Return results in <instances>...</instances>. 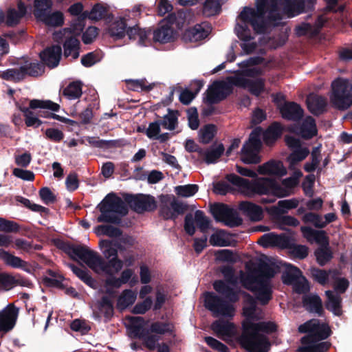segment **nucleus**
I'll return each instance as SVG.
<instances>
[{"mask_svg":"<svg viewBox=\"0 0 352 352\" xmlns=\"http://www.w3.org/2000/svg\"><path fill=\"white\" fill-rule=\"evenodd\" d=\"M124 199V201L114 192L109 193L97 206L101 213L98 217L97 221L120 225L122 217L129 212L126 203L138 214L153 212L157 208L155 198L151 195L125 194Z\"/></svg>","mask_w":352,"mask_h":352,"instance_id":"f257e3e1","label":"nucleus"},{"mask_svg":"<svg viewBox=\"0 0 352 352\" xmlns=\"http://www.w3.org/2000/svg\"><path fill=\"white\" fill-rule=\"evenodd\" d=\"M239 17L243 24L237 23L235 30L238 38L245 42L254 38L248 24L256 34H261L270 28L278 26L282 19L276 0H256V9L245 6Z\"/></svg>","mask_w":352,"mask_h":352,"instance_id":"f03ea898","label":"nucleus"},{"mask_svg":"<svg viewBox=\"0 0 352 352\" xmlns=\"http://www.w3.org/2000/svg\"><path fill=\"white\" fill-rule=\"evenodd\" d=\"M225 280H216L212 286L214 289L221 296L213 292H206L205 295V307L210 311L214 316L232 317L234 307L232 303L239 300L240 290L235 289L229 285H235L238 278L235 276L234 269L231 265H223L219 269Z\"/></svg>","mask_w":352,"mask_h":352,"instance_id":"7ed1b4c3","label":"nucleus"},{"mask_svg":"<svg viewBox=\"0 0 352 352\" xmlns=\"http://www.w3.org/2000/svg\"><path fill=\"white\" fill-rule=\"evenodd\" d=\"M225 280H216L212 286L214 289L221 296L213 292H206L205 295V307L210 311L214 316L232 317L234 307L232 303L239 300L240 290L235 289L229 285H235L238 278L235 276L234 269L231 265H223L219 269Z\"/></svg>","mask_w":352,"mask_h":352,"instance_id":"20e7f679","label":"nucleus"},{"mask_svg":"<svg viewBox=\"0 0 352 352\" xmlns=\"http://www.w3.org/2000/svg\"><path fill=\"white\" fill-rule=\"evenodd\" d=\"M246 269L245 274L241 272L243 286L255 294L261 305H267L272 298L270 280L276 274L274 269L264 261H261L256 267L246 265Z\"/></svg>","mask_w":352,"mask_h":352,"instance_id":"39448f33","label":"nucleus"},{"mask_svg":"<svg viewBox=\"0 0 352 352\" xmlns=\"http://www.w3.org/2000/svg\"><path fill=\"white\" fill-rule=\"evenodd\" d=\"M59 248L71 258L76 260L75 256H77L94 271L99 269L102 272L111 275L112 274V269L115 272H118L123 267V261L118 256L108 258L109 260L106 261L97 252L85 245L63 242Z\"/></svg>","mask_w":352,"mask_h":352,"instance_id":"423d86ee","label":"nucleus"},{"mask_svg":"<svg viewBox=\"0 0 352 352\" xmlns=\"http://www.w3.org/2000/svg\"><path fill=\"white\" fill-rule=\"evenodd\" d=\"M298 331L300 333H307L301 338L302 344L298 352H327L331 346L330 342H320L327 339L332 333L329 325L320 323L318 319H311L300 324Z\"/></svg>","mask_w":352,"mask_h":352,"instance_id":"0eeeda50","label":"nucleus"},{"mask_svg":"<svg viewBox=\"0 0 352 352\" xmlns=\"http://www.w3.org/2000/svg\"><path fill=\"white\" fill-rule=\"evenodd\" d=\"M242 333L238 338V342L248 352H268L270 343L267 338L260 332L273 333L276 326L271 322L254 323L245 321L242 324Z\"/></svg>","mask_w":352,"mask_h":352,"instance_id":"6e6552de","label":"nucleus"},{"mask_svg":"<svg viewBox=\"0 0 352 352\" xmlns=\"http://www.w3.org/2000/svg\"><path fill=\"white\" fill-rule=\"evenodd\" d=\"M226 179L239 188L244 195L252 197L254 195L273 194L280 197L287 196L285 190L274 179L258 177L254 182L244 179L234 173L227 174Z\"/></svg>","mask_w":352,"mask_h":352,"instance_id":"1a4fd4ad","label":"nucleus"},{"mask_svg":"<svg viewBox=\"0 0 352 352\" xmlns=\"http://www.w3.org/2000/svg\"><path fill=\"white\" fill-rule=\"evenodd\" d=\"M260 243L265 248L279 247L282 249H288L290 254L298 259L305 258L309 254L307 246L295 244L292 237L285 234H277L274 232L265 234L261 237Z\"/></svg>","mask_w":352,"mask_h":352,"instance_id":"9d476101","label":"nucleus"},{"mask_svg":"<svg viewBox=\"0 0 352 352\" xmlns=\"http://www.w3.org/2000/svg\"><path fill=\"white\" fill-rule=\"evenodd\" d=\"M330 96L332 105L339 110H346L352 105V84L347 79L338 78L331 83Z\"/></svg>","mask_w":352,"mask_h":352,"instance_id":"9b49d317","label":"nucleus"},{"mask_svg":"<svg viewBox=\"0 0 352 352\" xmlns=\"http://www.w3.org/2000/svg\"><path fill=\"white\" fill-rule=\"evenodd\" d=\"M167 24L162 25L155 30L151 29L152 40L155 43H167L173 42L175 38L176 32L171 27L175 25L179 27L185 21V13L183 11H179L177 14L170 13L166 18Z\"/></svg>","mask_w":352,"mask_h":352,"instance_id":"f8f14e48","label":"nucleus"},{"mask_svg":"<svg viewBox=\"0 0 352 352\" xmlns=\"http://www.w3.org/2000/svg\"><path fill=\"white\" fill-rule=\"evenodd\" d=\"M160 201L159 215L166 221H175L179 215L188 210L187 204L179 201L173 195H161Z\"/></svg>","mask_w":352,"mask_h":352,"instance_id":"ddd939ff","label":"nucleus"},{"mask_svg":"<svg viewBox=\"0 0 352 352\" xmlns=\"http://www.w3.org/2000/svg\"><path fill=\"white\" fill-rule=\"evenodd\" d=\"M261 131L260 127L254 129L251 132L248 140L243 144L241 151V158L243 163L256 164L261 162V157L258 155L262 146L260 140Z\"/></svg>","mask_w":352,"mask_h":352,"instance_id":"4468645a","label":"nucleus"},{"mask_svg":"<svg viewBox=\"0 0 352 352\" xmlns=\"http://www.w3.org/2000/svg\"><path fill=\"white\" fill-rule=\"evenodd\" d=\"M131 337L142 339L144 346L150 351H153L156 347V343L159 337L155 335H150V331L144 328L145 320L141 316H132L129 318Z\"/></svg>","mask_w":352,"mask_h":352,"instance_id":"2eb2a0df","label":"nucleus"},{"mask_svg":"<svg viewBox=\"0 0 352 352\" xmlns=\"http://www.w3.org/2000/svg\"><path fill=\"white\" fill-rule=\"evenodd\" d=\"M211 212L217 221H222L230 228L238 227L243 223L238 213L225 204H214Z\"/></svg>","mask_w":352,"mask_h":352,"instance_id":"dca6fc26","label":"nucleus"},{"mask_svg":"<svg viewBox=\"0 0 352 352\" xmlns=\"http://www.w3.org/2000/svg\"><path fill=\"white\" fill-rule=\"evenodd\" d=\"M232 91V85L230 82L215 80L208 87L204 102L209 105L217 104L225 100Z\"/></svg>","mask_w":352,"mask_h":352,"instance_id":"f3484780","label":"nucleus"},{"mask_svg":"<svg viewBox=\"0 0 352 352\" xmlns=\"http://www.w3.org/2000/svg\"><path fill=\"white\" fill-rule=\"evenodd\" d=\"M228 81L234 86L243 89H248L251 94L258 96L265 89L264 78H258L256 80L245 78L241 75L236 74L228 78Z\"/></svg>","mask_w":352,"mask_h":352,"instance_id":"a211bd4d","label":"nucleus"},{"mask_svg":"<svg viewBox=\"0 0 352 352\" xmlns=\"http://www.w3.org/2000/svg\"><path fill=\"white\" fill-rule=\"evenodd\" d=\"M194 221H195L197 227L203 233L207 232L210 228V221L205 215V213L200 210H197L195 212V219H193L191 213H188L184 218V230L189 236H193L195 233V227L194 226Z\"/></svg>","mask_w":352,"mask_h":352,"instance_id":"6ab92c4d","label":"nucleus"},{"mask_svg":"<svg viewBox=\"0 0 352 352\" xmlns=\"http://www.w3.org/2000/svg\"><path fill=\"white\" fill-rule=\"evenodd\" d=\"M285 12L294 17L314 8L316 0H282Z\"/></svg>","mask_w":352,"mask_h":352,"instance_id":"aec40b11","label":"nucleus"},{"mask_svg":"<svg viewBox=\"0 0 352 352\" xmlns=\"http://www.w3.org/2000/svg\"><path fill=\"white\" fill-rule=\"evenodd\" d=\"M62 56V48L59 45H52L43 50L39 53L41 62L50 69L56 67Z\"/></svg>","mask_w":352,"mask_h":352,"instance_id":"412c9836","label":"nucleus"},{"mask_svg":"<svg viewBox=\"0 0 352 352\" xmlns=\"http://www.w3.org/2000/svg\"><path fill=\"white\" fill-rule=\"evenodd\" d=\"M19 314V309L14 304H8L0 311V332L11 331L15 324Z\"/></svg>","mask_w":352,"mask_h":352,"instance_id":"4be33fe9","label":"nucleus"},{"mask_svg":"<svg viewBox=\"0 0 352 352\" xmlns=\"http://www.w3.org/2000/svg\"><path fill=\"white\" fill-rule=\"evenodd\" d=\"M279 111L283 119L290 121H299L304 116V110L295 102H285L279 107Z\"/></svg>","mask_w":352,"mask_h":352,"instance_id":"5701e85b","label":"nucleus"},{"mask_svg":"<svg viewBox=\"0 0 352 352\" xmlns=\"http://www.w3.org/2000/svg\"><path fill=\"white\" fill-rule=\"evenodd\" d=\"M239 208L251 221H259L263 218L262 207L252 202L247 201H241L239 204Z\"/></svg>","mask_w":352,"mask_h":352,"instance_id":"b1692460","label":"nucleus"},{"mask_svg":"<svg viewBox=\"0 0 352 352\" xmlns=\"http://www.w3.org/2000/svg\"><path fill=\"white\" fill-rule=\"evenodd\" d=\"M258 173L261 175H272L284 176L287 174V170L280 161L271 160L258 167Z\"/></svg>","mask_w":352,"mask_h":352,"instance_id":"393cba45","label":"nucleus"},{"mask_svg":"<svg viewBox=\"0 0 352 352\" xmlns=\"http://www.w3.org/2000/svg\"><path fill=\"white\" fill-rule=\"evenodd\" d=\"M126 34L130 39L136 40L138 38V43L142 46H147L151 44V28L141 29L138 25L129 28L126 30Z\"/></svg>","mask_w":352,"mask_h":352,"instance_id":"a878e982","label":"nucleus"},{"mask_svg":"<svg viewBox=\"0 0 352 352\" xmlns=\"http://www.w3.org/2000/svg\"><path fill=\"white\" fill-rule=\"evenodd\" d=\"M302 305L309 313L316 314L318 316H322L324 314L322 300L317 294L304 296L302 297Z\"/></svg>","mask_w":352,"mask_h":352,"instance_id":"bb28decb","label":"nucleus"},{"mask_svg":"<svg viewBox=\"0 0 352 352\" xmlns=\"http://www.w3.org/2000/svg\"><path fill=\"white\" fill-rule=\"evenodd\" d=\"M0 259L2 260L6 265L12 268L21 269L27 272H30V271L28 267V263L27 261H23L20 257L14 256L3 249L0 250Z\"/></svg>","mask_w":352,"mask_h":352,"instance_id":"cd10ccee","label":"nucleus"},{"mask_svg":"<svg viewBox=\"0 0 352 352\" xmlns=\"http://www.w3.org/2000/svg\"><path fill=\"white\" fill-rule=\"evenodd\" d=\"M298 204L296 199L281 200L278 202V206H273L267 208V212L273 217L280 216L287 212V210L297 208Z\"/></svg>","mask_w":352,"mask_h":352,"instance_id":"c85d7f7f","label":"nucleus"},{"mask_svg":"<svg viewBox=\"0 0 352 352\" xmlns=\"http://www.w3.org/2000/svg\"><path fill=\"white\" fill-rule=\"evenodd\" d=\"M244 300L243 314L247 318L246 321H251L256 318L255 312L256 310V299L246 292H241Z\"/></svg>","mask_w":352,"mask_h":352,"instance_id":"c756f323","label":"nucleus"},{"mask_svg":"<svg viewBox=\"0 0 352 352\" xmlns=\"http://www.w3.org/2000/svg\"><path fill=\"white\" fill-rule=\"evenodd\" d=\"M307 105L309 111L314 116H319L325 111L327 101L321 96L308 97Z\"/></svg>","mask_w":352,"mask_h":352,"instance_id":"7c9ffc66","label":"nucleus"},{"mask_svg":"<svg viewBox=\"0 0 352 352\" xmlns=\"http://www.w3.org/2000/svg\"><path fill=\"white\" fill-rule=\"evenodd\" d=\"M209 32L202 25L197 24L185 31L184 38L190 42H197L206 38Z\"/></svg>","mask_w":352,"mask_h":352,"instance_id":"2f4dec72","label":"nucleus"},{"mask_svg":"<svg viewBox=\"0 0 352 352\" xmlns=\"http://www.w3.org/2000/svg\"><path fill=\"white\" fill-rule=\"evenodd\" d=\"M225 148L223 144H219L216 148L211 147L204 150L202 148V153L199 157H204V161L207 164H214L223 154Z\"/></svg>","mask_w":352,"mask_h":352,"instance_id":"473e14b6","label":"nucleus"},{"mask_svg":"<svg viewBox=\"0 0 352 352\" xmlns=\"http://www.w3.org/2000/svg\"><path fill=\"white\" fill-rule=\"evenodd\" d=\"M80 41L75 36H69L63 43L64 56L65 58L72 56L73 59H77L79 56Z\"/></svg>","mask_w":352,"mask_h":352,"instance_id":"72a5a7b5","label":"nucleus"},{"mask_svg":"<svg viewBox=\"0 0 352 352\" xmlns=\"http://www.w3.org/2000/svg\"><path fill=\"white\" fill-rule=\"evenodd\" d=\"M25 68L20 66L19 68H11L0 72V77L6 80L19 82L25 78Z\"/></svg>","mask_w":352,"mask_h":352,"instance_id":"f704fd0d","label":"nucleus"},{"mask_svg":"<svg viewBox=\"0 0 352 352\" xmlns=\"http://www.w3.org/2000/svg\"><path fill=\"white\" fill-rule=\"evenodd\" d=\"M127 24L124 18L113 22L109 28L110 36L116 39L124 38L126 33Z\"/></svg>","mask_w":352,"mask_h":352,"instance_id":"c9c22d12","label":"nucleus"},{"mask_svg":"<svg viewBox=\"0 0 352 352\" xmlns=\"http://www.w3.org/2000/svg\"><path fill=\"white\" fill-rule=\"evenodd\" d=\"M212 329L219 336H232L234 332V324L223 320H216L212 324Z\"/></svg>","mask_w":352,"mask_h":352,"instance_id":"e433bc0d","label":"nucleus"},{"mask_svg":"<svg viewBox=\"0 0 352 352\" xmlns=\"http://www.w3.org/2000/svg\"><path fill=\"white\" fill-rule=\"evenodd\" d=\"M178 110L168 109V113L163 117V119L158 120L164 129L173 131L178 125Z\"/></svg>","mask_w":352,"mask_h":352,"instance_id":"4c0bfd02","label":"nucleus"},{"mask_svg":"<svg viewBox=\"0 0 352 352\" xmlns=\"http://www.w3.org/2000/svg\"><path fill=\"white\" fill-rule=\"evenodd\" d=\"M133 274V270L127 268L122 272L119 278L111 276L107 278L105 280V285L114 288H120L122 285L126 284L129 282Z\"/></svg>","mask_w":352,"mask_h":352,"instance_id":"58836bf2","label":"nucleus"},{"mask_svg":"<svg viewBox=\"0 0 352 352\" xmlns=\"http://www.w3.org/2000/svg\"><path fill=\"white\" fill-rule=\"evenodd\" d=\"M136 298V293L133 290L129 289L123 290L118 298V309L121 311L124 310L129 306L132 305L135 302Z\"/></svg>","mask_w":352,"mask_h":352,"instance_id":"ea45409f","label":"nucleus"},{"mask_svg":"<svg viewBox=\"0 0 352 352\" xmlns=\"http://www.w3.org/2000/svg\"><path fill=\"white\" fill-rule=\"evenodd\" d=\"M283 128L278 122H273L266 129L263 134V139L267 144L274 143L280 138Z\"/></svg>","mask_w":352,"mask_h":352,"instance_id":"a19ab883","label":"nucleus"},{"mask_svg":"<svg viewBox=\"0 0 352 352\" xmlns=\"http://www.w3.org/2000/svg\"><path fill=\"white\" fill-rule=\"evenodd\" d=\"M64 14L60 11H55L52 13L50 10L39 21H42L47 26L49 27H61L64 24Z\"/></svg>","mask_w":352,"mask_h":352,"instance_id":"79ce46f5","label":"nucleus"},{"mask_svg":"<svg viewBox=\"0 0 352 352\" xmlns=\"http://www.w3.org/2000/svg\"><path fill=\"white\" fill-rule=\"evenodd\" d=\"M325 293L328 298V302L325 305L327 309L332 311L336 316H340L342 314L341 297L333 294L330 290L327 291Z\"/></svg>","mask_w":352,"mask_h":352,"instance_id":"37998d69","label":"nucleus"},{"mask_svg":"<svg viewBox=\"0 0 352 352\" xmlns=\"http://www.w3.org/2000/svg\"><path fill=\"white\" fill-rule=\"evenodd\" d=\"M52 6V0H34L33 14L35 18L39 21L51 10Z\"/></svg>","mask_w":352,"mask_h":352,"instance_id":"c03bdc74","label":"nucleus"},{"mask_svg":"<svg viewBox=\"0 0 352 352\" xmlns=\"http://www.w3.org/2000/svg\"><path fill=\"white\" fill-rule=\"evenodd\" d=\"M16 107L19 109L23 113L25 117V124L28 127H33L34 129L38 128L43 122L38 119V117L34 115V112L31 111L30 107H21L18 102L16 103Z\"/></svg>","mask_w":352,"mask_h":352,"instance_id":"a18cd8bd","label":"nucleus"},{"mask_svg":"<svg viewBox=\"0 0 352 352\" xmlns=\"http://www.w3.org/2000/svg\"><path fill=\"white\" fill-rule=\"evenodd\" d=\"M82 86L80 81H73L63 89V95L69 100H76L82 96Z\"/></svg>","mask_w":352,"mask_h":352,"instance_id":"49530a36","label":"nucleus"},{"mask_svg":"<svg viewBox=\"0 0 352 352\" xmlns=\"http://www.w3.org/2000/svg\"><path fill=\"white\" fill-rule=\"evenodd\" d=\"M89 19L94 21L106 19L109 14L108 6L100 3H96L90 11H88Z\"/></svg>","mask_w":352,"mask_h":352,"instance_id":"de8ad7c7","label":"nucleus"},{"mask_svg":"<svg viewBox=\"0 0 352 352\" xmlns=\"http://www.w3.org/2000/svg\"><path fill=\"white\" fill-rule=\"evenodd\" d=\"M300 133L305 139H311L317 133L315 120L311 117L307 118L300 127Z\"/></svg>","mask_w":352,"mask_h":352,"instance_id":"09e8293b","label":"nucleus"},{"mask_svg":"<svg viewBox=\"0 0 352 352\" xmlns=\"http://www.w3.org/2000/svg\"><path fill=\"white\" fill-rule=\"evenodd\" d=\"M69 267L71 268L73 273L78 277L82 282H84L88 286L94 288L96 286L95 280L89 274V272L87 269H82L74 264H69Z\"/></svg>","mask_w":352,"mask_h":352,"instance_id":"8fccbe9b","label":"nucleus"},{"mask_svg":"<svg viewBox=\"0 0 352 352\" xmlns=\"http://www.w3.org/2000/svg\"><path fill=\"white\" fill-rule=\"evenodd\" d=\"M217 133V126L213 124L204 125L199 131V142L202 144H208L212 141Z\"/></svg>","mask_w":352,"mask_h":352,"instance_id":"3c124183","label":"nucleus"},{"mask_svg":"<svg viewBox=\"0 0 352 352\" xmlns=\"http://www.w3.org/2000/svg\"><path fill=\"white\" fill-rule=\"evenodd\" d=\"M151 333L164 335L165 333L172 334L174 331V324L170 322H154L151 323L148 329Z\"/></svg>","mask_w":352,"mask_h":352,"instance_id":"603ef678","label":"nucleus"},{"mask_svg":"<svg viewBox=\"0 0 352 352\" xmlns=\"http://www.w3.org/2000/svg\"><path fill=\"white\" fill-rule=\"evenodd\" d=\"M302 276V272L297 267L290 265L282 275V280L286 285H292Z\"/></svg>","mask_w":352,"mask_h":352,"instance_id":"864d4df0","label":"nucleus"},{"mask_svg":"<svg viewBox=\"0 0 352 352\" xmlns=\"http://www.w3.org/2000/svg\"><path fill=\"white\" fill-rule=\"evenodd\" d=\"M30 108L32 109H45L56 112L60 109V105L51 100L33 99L30 101Z\"/></svg>","mask_w":352,"mask_h":352,"instance_id":"5fc2aeb1","label":"nucleus"},{"mask_svg":"<svg viewBox=\"0 0 352 352\" xmlns=\"http://www.w3.org/2000/svg\"><path fill=\"white\" fill-rule=\"evenodd\" d=\"M87 140L91 146L100 148H111L119 146V141L116 140H105L96 137H88Z\"/></svg>","mask_w":352,"mask_h":352,"instance_id":"6e6d98bb","label":"nucleus"},{"mask_svg":"<svg viewBox=\"0 0 352 352\" xmlns=\"http://www.w3.org/2000/svg\"><path fill=\"white\" fill-rule=\"evenodd\" d=\"M221 11V0H206L203 6V13L207 16L219 14Z\"/></svg>","mask_w":352,"mask_h":352,"instance_id":"4d7b16f0","label":"nucleus"},{"mask_svg":"<svg viewBox=\"0 0 352 352\" xmlns=\"http://www.w3.org/2000/svg\"><path fill=\"white\" fill-rule=\"evenodd\" d=\"M98 308L103 313L104 317L110 320L113 315V305L111 300L107 296H103L98 302Z\"/></svg>","mask_w":352,"mask_h":352,"instance_id":"13d9d810","label":"nucleus"},{"mask_svg":"<svg viewBox=\"0 0 352 352\" xmlns=\"http://www.w3.org/2000/svg\"><path fill=\"white\" fill-rule=\"evenodd\" d=\"M99 245L107 258L118 256L114 240L104 239L99 242Z\"/></svg>","mask_w":352,"mask_h":352,"instance_id":"bf43d9fd","label":"nucleus"},{"mask_svg":"<svg viewBox=\"0 0 352 352\" xmlns=\"http://www.w3.org/2000/svg\"><path fill=\"white\" fill-rule=\"evenodd\" d=\"M309 153L308 148L300 146L292 151L288 157V161L291 165H296L304 160L309 155Z\"/></svg>","mask_w":352,"mask_h":352,"instance_id":"052dcab7","label":"nucleus"},{"mask_svg":"<svg viewBox=\"0 0 352 352\" xmlns=\"http://www.w3.org/2000/svg\"><path fill=\"white\" fill-rule=\"evenodd\" d=\"M25 68V76L37 77L41 76L45 72V66L41 62H33L24 65H21Z\"/></svg>","mask_w":352,"mask_h":352,"instance_id":"680f3d73","label":"nucleus"},{"mask_svg":"<svg viewBox=\"0 0 352 352\" xmlns=\"http://www.w3.org/2000/svg\"><path fill=\"white\" fill-rule=\"evenodd\" d=\"M316 261L320 266L325 265L333 258V254L329 246L318 248L315 251Z\"/></svg>","mask_w":352,"mask_h":352,"instance_id":"e2e57ef3","label":"nucleus"},{"mask_svg":"<svg viewBox=\"0 0 352 352\" xmlns=\"http://www.w3.org/2000/svg\"><path fill=\"white\" fill-rule=\"evenodd\" d=\"M16 200L18 202L22 204L25 207L29 208L32 211L40 212L41 214H48L50 213V209L42 206L38 204L32 203L30 199L23 197L21 196H16Z\"/></svg>","mask_w":352,"mask_h":352,"instance_id":"0e129e2a","label":"nucleus"},{"mask_svg":"<svg viewBox=\"0 0 352 352\" xmlns=\"http://www.w3.org/2000/svg\"><path fill=\"white\" fill-rule=\"evenodd\" d=\"M145 79L142 80H128L126 84L131 90L135 91H149L153 88V85H146Z\"/></svg>","mask_w":352,"mask_h":352,"instance_id":"69168bd1","label":"nucleus"},{"mask_svg":"<svg viewBox=\"0 0 352 352\" xmlns=\"http://www.w3.org/2000/svg\"><path fill=\"white\" fill-rule=\"evenodd\" d=\"M199 190L197 184H187L184 186H177L175 187V191L179 196L184 197H189L193 196Z\"/></svg>","mask_w":352,"mask_h":352,"instance_id":"338daca9","label":"nucleus"},{"mask_svg":"<svg viewBox=\"0 0 352 352\" xmlns=\"http://www.w3.org/2000/svg\"><path fill=\"white\" fill-rule=\"evenodd\" d=\"M226 232L224 230H219L216 233L212 234L209 242L212 246L226 247L229 245V243L223 239Z\"/></svg>","mask_w":352,"mask_h":352,"instance_id":"774afa93","label":"nucleus"}]
</instances>
